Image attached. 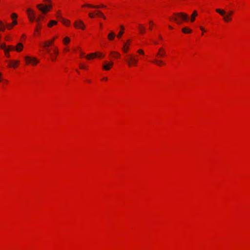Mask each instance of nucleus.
Listing matches in <instances>:
<instances>
[{"instance_id":"nucleus-26","label":"nucleus","mask_w":250,"mask_h":250,"mask_svg":"<svg viewBox=\"0 0 250 250\" xmlns=\"http://www.w3.org/2000/svg\"><path fill=\"white\" fill-rule=\"evenodd\" d=\"M62 22L63 23V24H64L65 25H66V26L68 25L69 21H66L62 18Z\"/></svg>"},{"instance_id":"nucleus-32","label":"nucleus","mask_w":250,"mask_h":250,"mask_svg":"<svg viewBox=\"0 0 250 250\" xmlns=\"http://www.w3.org/2000/svg\"><path fill=\"white\" fill-rule=\"evenodd\" d=\"M79 66H80L81 69H85L86 67L84 66L83 65L80 64H79Z\"/></svg>"},{"instance_id":"nucleus-3","label":"nucleus","mask_w":250,"mask_h":250,"mask_svg":"<svg viewBox=\"0 0 250 250\" xmlns=\"http://www.w3.org/2000/svg\"><path fill=\"white\" fill-rule=\"evenodd\" d=\"M24 60L27 63H31L33 65H35L38 63L39 61L36 58H32L29 56L24 57Z\"/></svg>"},{"instance_id":"nucleus-40","label":"nucleus","mask_w":250,"mask_h":250,"mask_svg":"<svg viewBox=\"0 0 250 250\" xmlns=\"http://www.w3.org/2000/svg\"><path fill=\"white\" fill-rule=\"evenodd\" d=\"M44 48L46 49V52L49 53V49L47 48V47H46V48Z\"/></svg>"},{"instance_id":"nucleus-15","label":"nucleus","mask_w":250,"mask_h":250,"mask_svg":"<svg viewBox=\"0 0 250 250\" xmlns=\"http://www.w3.org/2000/svg\"><path fill=\"white\" fill-rule=\"evenodd\" d=\"M153 62L158 64V66L162 65L163 64H164V63L163 62V61L161 60H154L153 61Z\"/></svg>"},{"instance_id":"nucleus-7","label":"nucleus","mask_w":250,"mask_h":250,"mask_svg":"<svg viewBox=\"0 0 250 250\" xmlns=\"http://www.w3.org/2000/svg\"><path fill=\"white\" fill-rule=\"evenodd\" d=\"M130 40H128L127 42L124 44L123 47H122V50H123L124 52L126 53L127 52V50L128 49V46L129 45Z\"/></svg>"},{"instance_id":"nucleus-44","label":"nucleus","mask_w":250,"mask_h":250,"mask_svg":"<svg viewBox=\"0 0 250 250\" xmlns=\"http://www.w3.org/2000/svg\"><path fill=\"white\" fill-rule=\"evenodd\" d=\"M103 80H105V81H107V78H103Z\"/></svg>"},{"instance_id":"nucleus-21","label":"nucleus","mask_w":250,"mask_h":250,"mask_svg":"<svg viewBox=\"0 0 250 250\" xmlns=\"http://www.w3.org/2000/svg\"><path fill=\"white\" fill-rule=\"evenodd\" d=\"M224 17V20L226 21H229L230 20H231V18H229V15H226V14L224 15H222Z\"/></svg>"},{"instance_id":"nucleus-36","label":"nucleus","mask_w":250,"mask_h":250,"mask_svg":"<svg viewBox=\"0 0 250 250\" xmlns=\"http://www.w3.org/2000/svg\"><path fill=\"white\" fill-rule=\"evenodd\" d=\"M5 55L7 56V57H9V53L8 52H5Z\"/></svg>"},{"instance_id":"nucleus-42","label":"nucleus","mask_w":250,"mask_h":250,"mask_svg":"<svg viewBox=\"0 0 250 250\" xmlns=\"http://www.w3.org/2000/svg\"><path fill=\"white\" fill-rule=\"evenodd\" d=\"M40 21V18H38L36 19V21L39 22Z\"/></svg>"},{"instance_id":"nucleus-30","label":"nucleus","mask_w":250,"mask_h":250,"mask_svg":"<svg viewBox=\"0 0 250 250\" xmlns=\"http://www.w3.org/2000/svg\"><path fill=\"white\" fill-rule=\"evenodd\" d=\"M137 52L142 55H144V52L143 50H141V49H140V50H138V51Z\"/></svg>"},{"instance_id":"nucleus-23","label":"nucleus","mask_w":250,"mask_h":250,"mask_svg":"<svg viewBox=\"0 0 250 250\" xmlns=\"http://www.w3.org/2000/svg\"><path fill=\"white\" fill-rule=\"evenodd\" d=\"M108 39L109 40H112L114 37V34L113 32H111L110 34H108Z\"/></svg>"},{"instance_id":"nucleus-52","label":"nucleus","mask_w":250,"mask_h":250,"mask_svg":"<svg viewBox=\"0 0 250 250\" xmlns=\"http://www.w3.org/2000/svg\"><path fill=\"white\" fill-rule=\"evenodd\" d=\"M44 1H49V0H44Z\"/></svg>"},{"instance_id":"nucleus-6","label":"nucleus","mask_w":250,"mask_h":250,"mask_svg":"<svg viewBox=\"0 0 250 250\" xmlns=\"http://www.w3.org/2000/svg\"><path fill=\"white\" fill-rule=\"evenodd\" d=\"M27 13H28V18H29L30 21H34V20H35V16H34V14L32 10L31 9L28 8L27 9Z\"/></svg>"},{"instance_id":"nucleus-9","label":"nucleus","mask_w":250,"mask_h":250,"mask_svg":"<svg viewBox=\"0 0 250 250\" xmlns=\"http://www.w3.org/2000/svg\"><path fill=\"white\" fill-rule=\"evenodd\" d=\"M87 6L88 7H93V8H100V7L105 8L106 7V6L104 4H101L100 5H98V6H95L93 5L87 4L86 5H83V6Z\"/></svg>"},{"instance_id":"nucleus-10","label":"nucleus","mask_w":250,"mask_h":250,"mask_svg":"<svg viewBox=\"0 0 250 250\" xmlns=\"http://www.w3.org/2000/svg\"><path fill=\"white\" fill-rule=\"evenodd\" d=\"M113 62H111L108 64H104L103 65V69L105 70H109L110 69V66H113Z\"/></svg>"},{"instance_id":"nucleus-25","label":"nucleus","mask_w":250,"mask_h":250,"mask_svg":"<svg viewBox=\"0 0 250 250\" xmlns=\"http://www.w3.org/2000/svg\"><path fill=\"white\" fill-rule=\"evenodd\" d=\"M97 15L103 18L104 19H105V16H104L102 13H101V12H100V11H97Z\"/></svg>"},{"instance_id":"nucleus-29","label":"nucleus","mask_w":250,"mask_h":250,"mask_svg":"<svg viewBox=\"0 0 250 250\" xmlns=\"http://www.w3.org/2000/svg\"><path fill=\"white\" fill-rule=\"evenodd\" d=\"M123 34H124V32L123 31H120L119 34H118V35H117L118 38H121L122 35H123Z\"/></svg>"},{"instance_id":"nucleus-12","label":"nucleus","mask_w":250,"mask_h":250,"mask_svg":"<svg viewBox=\"0 0 250 250\" xmlns=\"http://www.w3.org/2000/svg\"><path fill=\"white\" fill-rule=\"evenodd\" d=\"M98 54V53H93L89 54L86 56V58H87V59H88V60L90 59L91 58H94L97 57Z\"/></svg>"},{"instance_id":"nucleus-16","label":"nucleus","mask_w":250,"mask_h":250,"mask_svg":"<svg viewBox=\"0 0 250 250\" xmlns=\"http://www.w3.org/2000/svg\"><path fill=\"white\" fill-rule=\"evenodd\" d=\"M182 32L185 34H188L191 33V30L188 27H185L182 29Z\"/></svg>"},{"instance_id":"nucleus-43","label":"nucleus","mask_w":250,"mask_h":250,"mask_svg":"<svg viewBox=\"0 0 250 250\" xmlns=\"http://www.w3.org/2000/svg\"><path fill=\"white\" fill-rule=\"evenodd\" d=\"M55 60V57H53V58H52V61H54V60Z\"/></svg>"},{"instance_id":"nucleus-46","label":"nucleus","mask_w":250,"mask_h":250,"mask_svg":"<svg viewBox=\"0 0 250 250\" xmlns=\"http://www.w3.org/2000/svg\"><path fill=\"white\" fill-rule=\"evenodd\" d=\"M149 23H150V24H151V25H152V24H153V23H152V21H150Z\"/></svg>"},{"instance_id":"nucleus-4","label":"nucleus","mask_w":250,"mask_h":250,"mask_svg":"<svg viewBox=\"0 0 250 250\" xmlns=\"http://www.w3.org/2000/svg\"><path fill=\"white\" fill-rule=\"evenodd\" d=\"M37 7L42 13H45L47 11V10L51 8V5H48L43 6L42 4H40L37 5Z\"/></svg>"},{"instance_id":"nucleus-19","label":"nucleus","mask_w":250,"mask_h":250,"mask_svg":"<svg viewBox=\"0 0 250 250\" xmlns=\"http://www.w3.org/2000/svg\"><path fill=\"white\" fill-rule=\"evenodd\" d=\"M57 23V21H50V22L48 23V26L49 27H51L53 25L56 24Z\"/></svg>"},{"instance_id":"nucleus-51","label":"nucleus","mask_w":250,"mask_h":250,"mask_svg":"<svg viewBox=\"0 0 250 250\" xmlns=\"http://www.w3.org/2000/svg\"><path fill=\"white\" fill-rule=\"evenodd\" d=\"M168 27H169V28L171 29V27L170 26H168Z\"/></svg>"},{"instance_id":"nucleus-20","label":"nucleus","mask_w":250,"mask_h":250,"mask_svg":"<svg viewBox=\"0 0 250 250\" xmlns=\"http://www.w3.org/2000/svg\"><path fill=\"white\" fill-rule=\"evenodd\" d=\"M215 11H216V12H218V13H219V14L221 15H224V14H226V12L224 10L217 9L216 10H215Z\"/></svg>"},{"instance_id":"nucleus-24","label":"nucleus","mask_w":250,"mask_h":250,"mask_svg":"<svg viewBox=\"0 0 250 250\" xmlns=\"http://www.w3.org/2000/svg\"><path fill=\"white\" fill-rule=\"evenodd\" d=\"M4 30V26L3 23L0 21V31L3 32Z\"/></svg>"},{"instance_id":"nucleus-49","label":"nucleus","mask_w":250,"mask_h":250,"mask_svg":"<svg viewBox=\"0 0 250 250\" xmlns=\"http://www.w3.org/2000/svg\"><path fill=\"white\" fill-rule=\"evenodd\" d=\"M1 75V73H0V76Z\"/></svg>"},{"instance_id":"nucleus-39","label":"nucleus","mask_w":250,"mask_h":250,"mask_svg":"<svg viewBox=\"0 0 250 250\" xmlns=\"http://www.w3.org/2000/svg\"><path fill=\"white\" fill-rule=\"evenodd\" d=\"M12 24H13V25H16L17 24V21L16 20H14L13 21H12Z\"/></svg>"},{"instance_id":"nucleus-33","label":"nucleus","mask_w":250,"mask_h":250,"mask_svg":"<svg viewBox=\"0 0 250 250\" xmlns=\"http://www.w3.org/2000/svg\"><path fill=\"white\" fill-rule=\"evenodd\" d=\"M7 26L8 29H10L12 27V25L9 23L7 24Z\"/></svg>"},{"instance_id":"nucleus-2","label":"nucleus","mask_w":250,"mask_h":250,"mask_svg":"<svg viewBox=\"0 0 250 250\" xmlns=\"http://www.w3.org/2000/svg\"><path fill=\"white\" fill-rule=\"evenodd\" d=\"M128 57L129 58L125 59L126 62H127L128 65L129 66H135L138 63V59L135 58L132 55H129Z\"/></svg>"},{"instance_id":"nucleus-31","label":"nucleus","mask_w":250,"mask_h":250,"mask_svg":"<svg viewBox=\"0 0 250 250\" xmlns=\"http://www.w3.org/2000/svg\"><path fill=\"white\" fill-rule=\"evenodd\" d=\"M11 18L12 19L17 18V15L15 13H12L11 15Z\"/></svg>"},{"instance_id":"nucleus-8","label":"nucleus","mask_w":250,"mask_h":250,"mask_svg":"<svg viewBox=\"0 0 250 250\" xmlns=\"http://www.w3.org/2000/svg\"><path fill=\"white\" fill-rule=\"evenodd\" d=\"M53 42H54V38L52 40V41H48L43 44H42V46L43 48L48 47V46L51 45L53 44Z\"/></svg>"},{"instance_id":"nucleus-41","label":"nucleus","mask_w":250,"mask_h":250,"mask_svg":"<svg viewBox=\"0 0 250 250\" xmlns=\"http://www.w3.org/2000/svg\"><path fill=\"white\" fill-rule=\"evenodd\" d=\"M200 29H201V30H202L203 31H205V30L204 29L203 27H200Z\"/></svg>"},{"instance_id":"nucleus-45","label":"nucleus","mask_w":250,"mask_h":250,"mask_svg":"<svg viewBox=\"0 0 250 250\" xmlns=\"http://www.w3.org/2000/svg\"><path fill=\"white\" fill-rule=\"evenodd\" d=\"M99 57H102V55L100 53H99Z\"/></svg>"},{"instance_id":"nucleus-1","label":"nucleus","mask_w":250,"mask_h":250,"mask_svg":"<svg viewBox=\"0 0 250 250\" xmlns=\"http://www.w3.org/2000/svg\"><path fill=\"white\" fill-rule=\"evenodd\" d=\"M174 17L171 19V20H174L178 24L181 23V20L188 21V15L184 13H178L174 14Z\"/></svg>"},{"instance_id":"nucleus-5","label":"nucleus","mask_w":250,"mask_h":250,"mask_svg":"<svg viewBox=\"0 0 250 250\" xmlns=\"http://www.w3.org/2000/svg\"><path fill=\"white\" fill-rule=\"evenodd\" d=\"M75 27L77 28L84 29V24L82 21H77L74 23Z\"/></svg>"},{"instance_id":"nucleus-28","label":"nucleus","mask_w":250,"mask_h":250,"mask_svg":"<svg viewBox=\"0 0 250 250\" xmlns=\"http://www.w3.org/2000/svg\"><path fill=\"white\" fill-rule=\"evenodd\" d=\"M7 49H9V51L10 50H14L15 48L14 46H12L11 45H9L7 47Z\"/></svg>"},{"instance_id":"nucleus-11","label":"nucleus","mask_w":250,"mask_h":250,"mask_svg":"<svg viewBox=\"0 0 250 250\" xmlns=\"http://www.w3.org/2000/svg\"><path fill=\"white\" fill-rule=\"evenodd\" d=\"M22 44L21 43H18L16 47V50L18 52H21L22 49Z\"/></svg>"},{"instance_id":"nucleus-18","label":"nucleus","mask_w":250,"mask_h":250,"mask_svg":"<svg viewBox=\"0 0 250 250\" xmlns=\"http://www.w3.org/2000/svg\"><path fill=\"white\" fill-rule=\"evenodd\" d=\"M19 64V61H11V66L15 67L16 65H18Z\"/></svg>"},{"instance_id":"nucleus-38","label":"nucleus","mask_w":250,"mask_h":250,"mask_svg":"<svg viewBox=\"0 0 250 250\" xmlns=\"http://www.w3.org/2000/svg\"><path fill=\"white\" fill-rule=\"evenodd\" d=\"M54 53L57 55L58 54V51L57 49L54 50Z\"/></svg>"},{"instance_id":"nucleus-35","label":"nucleus","mask_w":250,"mask_h":250,"mask_svg":"<svg viewBox=\"0 0 250 250\" xmlns=\"http://www.w3.org/2000/svg\"><path fill=\"white\" fill-rule=\"evenodd\" d=\"M233 14V11H229L227 15H229V16Z\"/></svg>"},{"instance_id":"nucleus-14","label":"nucleus","mask_w":250,"mask_h":250,"mask_svg":"<svg viewBox=\"0 0 250 250\" xmlns=\"http://www.w3.org/2000/svg\"><path fill=\"white\" fill-rule=\"evenodd\" d=\"M138 29H139V31L140 34H144L145 32V30H146V28L143 26V25L141 24L138 25Z\"/></svg>"},{"instance_id":"nucleus-22","label":"nucleus","mask_w":250,"mask_h":250,"mask_svg":"<svg viewBox=\"0 0 250 250\" xmlns=\"http://www.w3.org/2000/svg\"><path fill=\"white\" fill-rule=\"evenodd\" d=\"M0 47H1V48L3 49L4 51H5V52H8V49L7 48V47L6 46L5 44H2L1 46H0Z\"/></svg>"},{"instance_id":"nucleus-27","label":"nucleus","mask_w":250,"mask_h":250,"mask_svg":"<svg viewBox=\"0 0 250 250\" xmlns=\"http://www.w3.org/2000/svg\"><path fill=\"white\" fill-rule=\"evenodd\" d=\"M63 42H64V43H67L69 42V39L68 37H66L64 38V40H63Z\"/></svg>"},{"instance_id":"nucleus-34","label":"nucleus","mask_w":250,"mask_h":250,"mask_svg":"<svg viewBox=\"0 0 250 250\" xmlns=\"http://www.w3.org/2000/svg\"><path fill=\"white\" fill-rule=\"evenodd\" d=\"M111 54H115L116 55H117L118 57H120V54L118 52H111Z\"/></svg>"},{"instance_id":"nucleus-37","label":"nucleus","mask_w":250,"mask_h":250,"mask_svg":"<svg viewBox=\"0 0 250 250\" xmlns=\"http://www.w3.org/2000/svg\"><path fill=\"white\" fill-rule=\"evenodd\" d=\"M89 16L91 18H93V15L92 13H89Z\"/></svg>"},{"instance_id":"nucleus-50","label":"nucleus","mask_w":250,"mask_h":250,"mask_svg":"<svg viewBox=\"0 0 250 250\" xmlns=\"http://www.w3.org/2000/svg\"><path fill=\"white\" fill-rule=\"evenodd\" d=\"M159 37H160V39H162V37L161 36H159Z\"/></svg>"},{"instance_id":"nucleus-17","label":"nucleus","mask_w":250,"mask_h":250,"mask_svg":"<svg viewBox=\"0 0 250 250\" xmlns=\"http://www.w3.org/2000/svg\"><path fill=\"white\" fill-rule=\"evenodd\" d=\"M197 15V11H194L193 12L192 16H191V21L193 22L195 21V17Z\"/></svg>"},{"instance_id":"nucleus-48","label":"nucleus","mask_w":250,"mask_h":250,"mask_svg":"<svg viewBox=\"0 0 250 250\" xmlns=\"http://www.w3.org/2000/svg\"><path fill=\"white\" fill-rule=\"evenodd\" d=\"M83 52H81V55H83Z\"/></svg>"},{"instance_id":"nucleus-13","label":"nucleus","mask_w":250,"mask_h":250,"mask_svg":"<svg viewBox=\"0 0 250 250\" xmlns=\"http://www.w3.org/2000/svg\"><path fill=\"white\" fill-rule=\"evenodd\" d=\"M157 56H159L160 57H163L165 56V52L163 50L162 48L159 49V52L157 53V54H156Z\"/></svg>"},{"instance_id":"nucleus-47","label":"nucleus","mask_w":250,"mask_h":250,"mask_svg":"<svg viewBox=\"0 0 250 250\" xmlns=\"http://www.w3.org/2000/svg\"><path fill=\"white\" fill-rule=\"evenodd\" d=\"M121 29H122V30H123V29H124V27H123L122 25L121 26Z\"/></svg>"}]
</instances>
